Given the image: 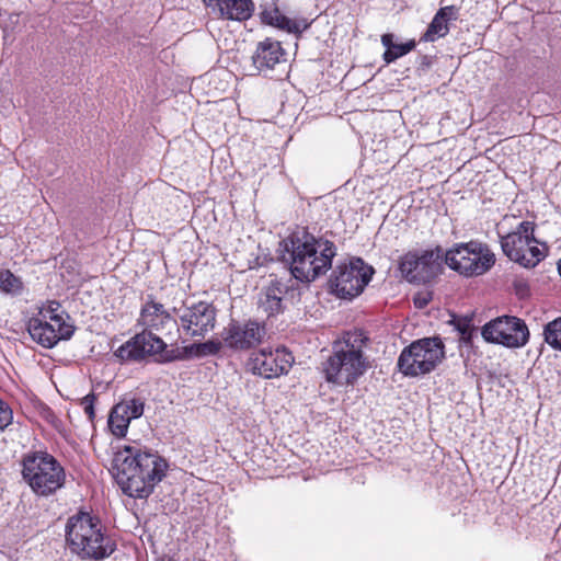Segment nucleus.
Returning <instances> with one entry per match:
<instances>
[{
    "mask_svg": "<svg viewBox=\"0 0 561 561\" xmlns=\"http://www.w3.org/2000/svg\"><path fill=\"white\" fill-rule=\"evenodd\" d=\"M138 324L144 330L118 347L115 353L117 357L123 360H140L152 356L160 363L183 358L178 348H168L167 342L154 333L168 336L179 329L176 320L152 296L141 307Z\"/></svg>",
    "mask_w": 561,
    "mask_h": 561,
    "instance_id": "obj_1",
    "label": "nucleus"
},
{
    "mask_svg": "<svg viewBox=\"0 0 561 561\" xmlns=\"http://www.w3.org/2000/svg\"><path fill=\"white\" fill-rule=\"evenodd\" d=\"M167 468V461L158 454L130 445L118 450L113 459V474L123 492L131 497H148Z\"/></svg>",
    "mask_w": 561,
    "mask_h": 561,
    "instance_id": "obj_2",
    "label": "nucleus"
},
{
    "mask_svg": "<svg viewBox=\"0 0 561 561\" xmlns=\"http://www.w3.org/2000/svg\"><path fill=\"white\" fill-rule=\"evenodd\" d=\"M279 245L282 259L289 263L291 275L306 283L327 273L336 255V247L332 241L316 238L305 230L290 234Z\"/></svg>",
    "mask_w": 561,
    "mask_h": 561,
    "instance_id": "obj_3",
    "label": "nucleus"
},
{
    "mask_svg": "<svg viewBox=\"0 0 561 561\" xmlns=\"http://www.w3.org/2000/svg\"><path fill=\"white\" fill-rule=\"evenodd\" d=\"M367 337L359 330L348 331L335 341L323 363L325 380L339 386L353 385L368 368L364 357Z\"/></svg>",
    "mask_w": 561,
    "mask_h": 561,
    "instance_id": "obj_4",
    "label": "nucleus"
},
{
    "mask_svg": "<svg viewBox=\"0 0 561 561\" xmlns=\"http://www.w3.org/2000/svg\"><path fill=\"white\" fill-rule=\"evenodd\" d=\"M66 541L70 551L81 559L102 560L116 549L115 542L105 535L100 518L85 512L68 518Z\"/></svg>",
    "mask_w": 561,
    "mask_h": 561,
    "instance_id": "obj_5",
    "label": "nucleus"
},
{
    "mask_svg": "<svg viewBox=\"0 0 561 561\" xmlns=\"http://www.w3.org/2000/svg\"><path fill=\"white\" fill-rule=\"evenodd\" d=\"M21 465L23 480L38 496L46 497L56 493L66 482L64 467L48 453H27Z\"/></svg>",
    "mask_w": 561,
    "mask_h": 561,
    "instance_id": "obj_6",
    "label": "nucleus"
},
{
    "mask_svg": "<svg viewBox=\"0 0 561 561\" xmlns=\"http://www.w3.org/2000/svg\"><path fill=\"white\" fill-rule=\"evenodd\" d=\"M445 264L465 277H477L488 273L496 257L486 243L471 240L455 244L444 252Z\"/></svg>",
    "mask_w": 561,
    "mask_h": 561,
    "instance_id": "obj_7",
    "label": "nucleus"
},
{
    "mask_svg": "<svg viewBox=\"0 0 561 561\" xmlns=\"http://www.w3.org/2000/svg\"><path fill=\"white\" fill-rule=\"evenodd\" d=\"M445 358V345L440 337H423L404 347L398 358V368L409 377L433 371Z\"/></svg>",
    "mask_w": 561,
    "mask_h": 561,
    "instance_id": "obj_8",
    "label": "nucleus"
},
{
    "mask_svg": "<svg viewBox=\"0 0 561 561\" xmlns=\"http://www.w3.org/2000/svg\"><path fill=\"white\" fill-rule=\"evenodd\" d=\"M373 274L371 266L355 257L335 267L330 277V285L337 297L352 299L364 290Z\"/></svg>",
    "mask_w": 561,
    "mask_h": 561,
    "instance_id": "obj_9",
    "label": "nucleus"
},
{
    "mask_svg": "<svg viewBox=\"0 0 561 561\" xmlns=\"http://www.w3.org/2000/svg\"><path fill=\"white\" fill-rule=\"evenodd\" d=\"M445 263L444 250L436 247L422 252H409L400 262V271L409 282L428 283L442 271Z\"/></svg>",
    "mask_w": 561,
    "mask_h": 561,
    "instance_id": "obj_10",
    "label": "nucleus"
},
{
    "mask_svg": "<svg viewBox=\"0 0 561 561\" xmlns=\"http://www.w3.org/2000/svg\"><path fill=\"white\" fill-rule=\"evenodd\" d=\"M485 341L502 344L506 347L524 346L529 339V331L525 322L516 317H499L482 328Z\"/></svg>",
    "mask_w": 561,
    "mask_h": 561,
    "instance_id": "obj_11",
    "label": "nucleus"
},
{
    "mask_svg": "<svg viewBox=\"0 0 561 561\" xmlns=\"http://www.w3.org/2000/svg\"><path fill=\"white\" fill-rule=\"evenodd\" d=\"M173 311L178 314L182 329L191 337L202 340L216 325L217 311L209 302L199 301L192 306L174 308Z\"/></svg>",
    "mask_w": 561,
    "mask_h": 561,
    "instance_id": "obj_12",
    "label": "nucleus"
},
{
    "mask_svg": "<svg viewBox=\"0 0 561 561\" xmlns=\"http://www.w3.org/2000/svg\"><path fill=\"white\" fill-rule=\"evenodd\" d=\"M69 316L50 317V321L33 317L27 322V332L32 340L43 347L51 348L61 340H69L75 333V327L68 322Z\"/></svg>",
    "mask_w": 561,
    "mask_h": 561,
    "instance_id": "obj_13",
    "label": "nucleus"
},
{
    "mask_svg": "<svg viewBox=\"0 0 561 561\" xmlns=\"http://www.w3.org/2000/svg\"><path fill=\"white\" fill-rule=\"evenodd\" d=\"M293 363L294 356L285 348H262L251 354L248 367L254 375L271 379L287 374Z\"/></svg>",
    "mask_w": 561,
    "mask_h": 561,
    "instance_id": "obj_14",
    "label": "nucleus"
},
{
    "mask_svg": "<svg viewBox=\"0 0 561 561\" xmlns=\"http://www.w3.org/2000/svg\"><path fill=\"white\" fill-rule=\"evenodd\" d=\"M265 334L264 325L249 320L244 323L232 321L224 329L221 336L230 348L248 350L260 344Z\"/></svg>",
    "mask_w": 561,
    "mask_h": 561,
    "instance_id": "obj_15",
    "label": "nucleus"
},
{
    "mask_svg": "<svg viewBox=\"0 0 561 561\" xmlns=\"http://www.w3.org/2000/svg\"><path fill=\"white\" fill-rule=\"evenodd\" d=\"M210 12L222 20L244 22L254 13L252 0H203Z\"/></svg>",
    "mask_w": 561,
    "mask_h": 561,
    "instance_id": "obj_16",
    "label": "nucleus"
},
{
    "mask_svg": "<svg viewBox=\"0 0 561 561\" xmlns=\"http://www.w3.org/2000/svg\"><path fill=\"white\" fill-rule=\"evenodd\" d=\"M252 62L259 72H267L286 62L285 49L278 41L267 37L257 44Z\"/></svg>",
    "mask_w": 561,
    "mask_h": 561,
    "instance_id": "obj_17",
    "label": "nucleus"
},
{
    "mask_svg": "<svg viewBox=\"0 0 561 561\" xmlns=\"http://www.w3.org/2000/svg\"><path fill=\"white\" fill-rule=\"evenodd\" d=\"M529 242H537L517 234H506L501 238L504 254L512 261L525 267H533L536 260H528Z\"/></svg>",
    "mask_w": 561,
    "mask_h": 561,
    "instance_id": "obj_18",
    "label": "nucleus"
},
{
    "mask_svg": "<svg viewBox=\"0 0 561 561\" xmlns=\"http://www.w3.org/2000/svg\"><path fill=\"white\" fill-rule=\"evenodd\" d=\"M459 9L455 5L440 8L434 15L427 30L422 35V42H435L439 37H444L449 32L448 22L458 19Z\"/></svg>",
    "mask_w": 561,
    "mask_h": 561,
    "instance_id": "obj_19",
    "label": "nucleus"
},
{
    "mask_svg": "<svg viewBox=\"0 0 561 561\" xmlns=\"http://www.w3.org/2000/svg\"><path fill=\"white\" fill-rule=\"evenodd\" d=\"M287 286L279 280H272L260 298V308L267 317L276 316L283 311V296Z\"/></svg>",
    "mask_w": 561,
    "mask_h": 561,
    "instance_id": "obj_20",
    "label": "nucleus"
},
{
    "mask_svg": "<svg viewBox=\"0 0 561 561\" xmlns=\"http://www.w3.org/2000/svg\"><path fill=\"white\" fill-rule=\"evenodd\" d=\"M381 44L386 47V51L383 53L382 58L387 65L409 54L416 46L414 39H411L404 44H394L393 34L390 33L383 34L381 36Z\"/></svg>",
    "mask_w": 561,
    "mask_h": 561,
    "instance_id": "obj_21",
    "label": "nucleus"
},
{
    "mask_svg": "<svg viewBox=\"0 0 561 561\" xmlns=\"http://www.w3.org/2000/svg\"><path fill=\"white\" fill-rule=\"evenodd\" d=\"M261 20L267 25H272L287 32H298L297 23L283 15L277 8L273 10H264L261 13Z\"/></svg>",
    "mask_w": 561,
    "mask_h": 561,
    "instance_id": "obj_22",
    "label": "nucleus"
},
{
    "mask_svg": "<svg viewBox=\"0 0 561 561\" xmlns=\"http://www.w3.org/2000/svg\"><path fill=\"white\" fill-rule=\"evenodd\" d=\"M125 411L122 407H114L108 416V427L113 435L124 437L127 433L129 421L128 417L123 415Z\"/></svg>",
    "mask_w": 561,
    "mask_h": 561,
    "instance_id": "obj_23",
    "label": "nucleus"
},
{
    "mask_svg": "<svg viewBox=\"0 0 561 561\" xmlns=\"http://www.w3.org/2000/svg\"><path fill=\"white\" fill-rule=\"evenodd\" d=\"M545 341L561 352V317L548 322L543 329Z\"/></svg>",
    "mask_w": 561,
    "mask_h": 561,
    "instance_id": "obj_24",
    "label": "nucleus"
},
{
    "mask_svg": "<svg viewBox=\"0 0 561 561\" xmlns=\"http://www.w3.org/2000/svg\"><path fill=\"white\" fill-rule=\"evenodd\" d=\"M115 407H122L125 411L123 415L128 417V421L130 422L134 419H138L144 413L145 403L141 399H125L117 403Z\"/></svg>",
    "mask_w": 561,
    "mask_h": 561,
    "instance_id": "obj_25",
    "label": "nucleus"
},
{
    "mask_svg": "<svg viewBox=\"0 0 561 561\" xmlns=\"http://www.w3.org/2000/svg\"><path fill=\"white\" fill-rule=\"evenodd\" d=\"M22 288V282L9 270H0V290L14 294Z\"/></svg>",
    "mask_w": 561,
    "mask_h": 561,
    "instance_id": "obj_26",
    "label": "nucleus"
},
{
    "mask_svg": "<svg viewBox=\"0 0 561 561\" xmlns=\"http://www.w3.org/2000/svg\"><path fill=\"white\" fill-rule=\"evenodd\" d=\"M13 420V411L10 405L0 399V431L5 430Z\"/></svg>",
    "mask_w": 561,
    "mask_h": 561,
    "instance_id": "obj_27",
    "label": "nucleus"
},
{
    "mask_svg": "<svg viewBox=\"0 0 561 561\" xmlns=\"http://www.w3.org/2000/svg\"><path fill=\"white\" fill-rule=\"evenodd\" d=\"M59 308H60L59 302L49 301L48 305L39 311V318L43 320H47V321H50L51 316L66 318L67 313H65V312L58 313Z\"/></svg>",
    "mask_w": 561,
    "mask_h": 561,
    "instance_id": "obj_28",
    "label": "nucleus"
},
{
    "mask_svg": "<svg viewBox=\"0 0 561 561\" xmlns=\"http://www.w3.org/2000/svg\"><path fill=\"white\" fill-rule=\"evenodd\" d=\"M534 224L530 222V221H522L516 231L514 232H511L510 234H517V236H520L523 238H528L530 240H536L535 237H534Z\"/></svg>",
    "mask_w": 561,
    "mask_h": 561,
    "instance_id": "obj_29",
    "label": "nucleus"
},
{
    "mask_svg": "<svg viewBox=\"0 0 561 561\" xmlns=\"http://www.w3.org/2000/svg\"><path fill=\"white\" fill-rule=\"evenodd\" d=\"M94 401L95 394L89 393L81 399L80 403L90 421H93V419L95 417Z\"/></svg>",
    "mask_w": 561,
    "mask_h": 561,
    "instance_id": "obj_30",
    "label": "nucleus"
},
{
    "mask_svg": "<svg viewBox=\"0 0 561 561\" xmlns=\"http://www.w3.org/2000/svg\"><path fill=\"white\" fill-rule=\"evenodd\" d=\"M202 354H216L221 348V343L216 341H208L197 345Z\"/></svg>",
    "mask_w": 561,
    "mask_h": 561,
    "instance_id": "obj_31",
    "label": "nucleus"
},
{
    "mask_svg": "<svg viewBox=\"0 0 561 561\" xmlns=\"http://www.w3.org/2000/svg\"><path fill=\"white\" fill-rule=\"evenodd\" d=\"M535 243L536 242H529V249H528V260L529 261L536 260L534 262V266L536 264H538L543 257L542 252L539 250V248Z\"/></svg>",
    "mask_w": 561,
    "mask_h": 561,
    "instance_id": "obj_32",
    "label": "nucleus"
},
{
    "mask_svg": "<svg viewBox=\"0 0 561 561\" xmlns=\"http://www.w3.org/2000/svg\"><path fill=\"white\" fill-rule=\"evenodd\" d=\"M431 300V295L427 293H419L414 296L413 302L416 308H424Z\"/></svg>",
    "mask_w": 561,
    "mask_h": 561,
    "instance_id": "obj_33",
    "label": "nucleus"
}]
</instances>
